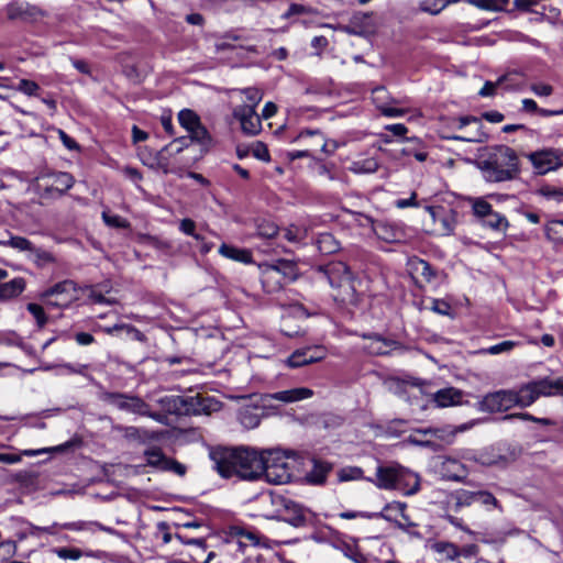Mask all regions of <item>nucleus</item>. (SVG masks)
Returning <instances> with one entry per match:
<instances>
[{
	"mask_svg": "<svg viewBox=\"0 0 563 563\" xmlns=\"http://www.w3.org/2000/svg\"><path fill=\"white\" fill-rule=\"evenodd\" d=\"M209 457L213 470L223 478L254 481L261 478L264 470L263 451L255 449L216 446L209 450Z\"/></svg>",
	"mask_w": 563,
	"mask_h": 563,
	"instance_id": "obj_1",
	"label": "nucleus"
},
{
	"mask_svg": "<svg viewBox=\"0 0 563 563\" xmlns=\"http://www.w3.org/2000/svg\"><path fill=\"white\" fill-rule=\"evenodd\" d=\"M478 167L484 178L492 183L512 180L520 173L517 153L506 145L494 147L487 157L478 163Z\"/></svg>",
	"mask_w": 563,
	"mask_h": 563,
	"instance_id": "obj_2",
	"label": "nucleus"
},
{
	"mask_svg": "<svg viewBox=\"0 0 563 563\" xmlns=\"http://www.w3.org/2000/svg\"><path fill=\"white\" fill-rule=\"evenodd\" d=\"M261 268V283L267 294H275L297 278L296 265L286 260H279L276 264H264Z\"/></svg>",
	"mask_w": 563,
	"mask_h": 563,
	"instance_id": "obj_3",
	"label": "nucleus"
},
{
	"mask_svg": "<svg viewBox=\"0 0 563 563\" xmlns=\"http://www.w3.org/2000/svg\"><path fill=\"white\" fill-rule=\"evenodd\" d=\"M100 398L119 410L148 417L161 423H164L166 420L165 415L152 411L151 406L136 395L103 391Z\"/></svg>",
	"mask_w": 563,
	"mask_h": 563,
	"instance_id": "obj_4",
	"label": "nucleus"
},
{
	"mask_svg": "<svg viewBox=\"0 0 563 563\" xmlns=\"http://www.w3.org/2000/svg\"><path fill=\"white\" fill-rule=\"evenodd\" d=\"M264 470L261 477L275 485H282L290 482L291 473L286 456L278 450L263 451Z\"/></svg>",
	"mask_w": 563,
	"mask_h": 563,
	"instance_id": "obj_5",
	"label": "nucleus"
},
{
	"mask_svg": "<svg viewBox=\"0 0 563 563\" xmlns=\"http://www.w3.org/2000/svg\"><path fill=\"white\" fill-rule=\"evenodd\" d=\"M41 297L49 307L67 308L78 299L76 284L69 279L59 282L46 289Z\"/></svg>",
	"mask_w": 563,
	"mask_h": 563,
	"instance_id": "obj_6",
	"label": "nucleus"
},
{
	"mask_svg": "<svg viewBox=\"0 0 563 563\" xmlns=\"http://www.w3.org/2000/svg\"><path fill=\"white\" fill-rule=\"evenodd\" d=\"M536 172L544 175L563 167V150L548 147L527 155Z\"/></svg>",
	"mask_w": 563,
	"mask_h": 563,
	"instance_id": "obj_7",
	"label": "nucleus"
},
{
	"mask_svg": "<svg viewBox=\"0 0 563 563\" xmlns=\"http://www.w3.org/2000/svg\"><path fill=\"white\" fill-rule=\"evenodd\" d=\"M467 125H472V128L462 134L450 135L448 139L470 143H481L487 140V134L483 131V124L479 118L473 115L460 117L453 119L450 124L452 129L461 131Z\"/></svg>",
	"mask_w": 563,
	"mask_h": 563,
	"instance_id": "obj_8",
	"label": "nucleus"
},
{
	"mask_svg": "<svg viewBox=\"0 0 563 563\" xmlns=\"http://www.w3.org/2000/svg\"><path fill=\"white\" fill-rule=\"evenodd\" d=\"M220 409V402L213 397L202 396H181V416L210 415Z\"/></svg>",
	"mask_w": 563,
	"mask_h": 563,
	"instance_id": "obj_9",
	"label": "nucleus"
},
{
	"mask_svg": "<svg viewBox=\"0 0 563 563\" xmlns=\"http://www.w3.org/2000/svg\"><path fill=\"white\" fill-rule=\"evenodd\" d=\"M515 407L514 390H497L489 393L478 402V409L484 412L506 411Z\"/></svg>",
	"mask_w": 563,
	"mask_h": 563,
	"instance_id": "obj_10",
	"label": "nucleus"
},
{
	"mask_svg": "<svg viewBox=\"0 0 563 563\" xmlns=\"http://www.w3.org/2000/svg\"><path fill=\"white\" fill-rule=\"evenodd\" d=\"M9 20H21L24 22H34L44 15V12L36 5L25 1H11L5 7Z\"/></svg>",
	"mask_w": 563,
	"mask_h": 563,
	"instance_id": "obj_11",
	"label": "nucleus"
},
{
	"mask_svg": "<svg viewBox=\"0 0 563 563\" xmlns=\"http://www.w3.org/2000/svg\"><path fill=\"white\" fill-rule=\"evenodd\" d=\"M363 338L367 341L363 349L372 355H387L395 350L402 349L399 342L383 338L376 333L363 334Z\"/></svg>",
	"mask_w": 563,
	"mask_h": 563,
	"instance_id": "obj_12",
	"label": "nucleus"
},
{
	"mask_svg": "<svg viewBox=\"0 0 563 563\" xmlns=\"http://www.w3.org/2000/svg\"><path fill=\"white\" fill-rule=\"evenodd\" d=\"M233 117L240 121L243 133L253 136L261 132V118L251 107H235Z\"/></svg>",
	"mask_w": 563,
	"mask_h": 563,
	"instance_id": "obj_13",
	"label": "nucleus"
},
{
	"mask_svg": "<svg viewBox=\"0 0 563 563\" xmlns=\"http://www.w3.org/2000/svg\"><path fill=\"white\" fill-rule=\"evenodd\" d=\"M309 514L310 511L302 505L289 498L286 507L283 510V517L280 521H284L295 528H301L307 526L309 521Z\"/></svg>",
	"mask_w": 563,
	"mask_h": 563,
	"instance_id": "obj_14",
	"label": "nucleus"
},
{
	"mask_svg": "<svg viewBox=\"0 0 563 563\" xmlns=\"http://www.w3.org/2000/svg\"><path fill=\"white\" fill-rule=\"evenodd\" d=\"M406 504L400 501H393L385 505L382 511L379 512H357V511H344L340 514V517L343 519H355V518H366V519H374V518H382L386 521H393V518L387 514L388 510L398 509L401 515L407 518L406 514Z\"/></svg>",
	"mask_w": 563,
	"mask_h": 563,
	"instance_id": "obj_15",
	"label": "nucleus"
},
{
	"mask_svg": "<svg viewBox=\"0 0 563 563\" xmlns=\"http://www.w3.org/2000/svg\"><path fill=\"white\" fill-rule=\"evenodd\" d=\"M428 210L432 216L433 221L440 224L441 234L450 235L454 232L455 225L457 223L456 211L452 209L445 210L442 207H429Z\"/></svg>",
	"mask_w": 563,
	"mask_h": 563,
	"instance_id": "obj_16",
	"label": "nucleus"
},
{
	"mask_svg": "<svg viewBox=\"0 0 563 563\" xmlns=\"http://www.w3.org/2000/svg\"><path fill=\"white\" fill-rule=\"evenodd\" d=\"M288 497L283 496L277 493L271 492L267 495L262 496L261 504L263 507L271 506V509H267L263 516L267 519L279 520L283 517V510L288 503Z\"/></svg>",
	"mask_w": 563,
	"mask_h": 563,
	"instance_id": "obj_17",
	"label": "nucleus"
},
{
	"mask_svg": "<svg viewBox=\"0 0 563 563\" xmlns=\"http://www.w3.org/2000/svg\"><path fill=\"white\" fill-rule=\"evenodd\" d=\"M439 472L444 479L463 482L467 476L466 466L452 457H444L440 464Z\"/></svg>",
	"mask_w": 563,
	"mask_h": 563,
	"instance_id": "obj_18",
	"label": "nucleus"
},
{
	"mask_svg": "<svg viewBox=\"0 0 563 563\" xmlns=\"http://www.w3.org/2000/svg\"><path fill=\"white\" fill-rule=\"evenodd\" d=\"M534 388L538 399L540 397H551L563 395V377L558 378H539L530 382Z\"/></svg>",
	"mask_w": 563,
	"mask_h": 563,
	"instance_id": "obj_19",
	"label": "nucleus"
},
{
	"mask_svg": "<svg viewBox=\"0 0 563 563\" xmlns=\"http://www.w3.org/2000/svg\"><path fill=\"white\" fill-rule=\"evenodd\" d=\"M313 391L307 387H298L276 393L266 394L264 399L266 401L277 400L284 404L297 402L310 398Z\"/></svg>",
	"mask_w": 563,
	"mask_h": 563,
	"instance_id": "obj_20",
	"label": "nucleus"
},
{
	"mask_svg": "<svg viewBox=\"0 0 563 563\" xmlns=\"http://www.w3.org/2000/svg\"><path fill=\"white\" fill-rule=\"evenodd\" d=\"M324 274L332 287H341L344 284L350 285L352 280V273L350 268L342 262L327 265Z\"/></svg>",
	"mask_w": 563,
	"mask_h": 563,
	"instance_id": "obj_21",
	"label": "nucleus"
},
{
	"mask_svg": "<svg viewBox=\"0 0 563 563\" xmlns=\"http://www.w3.org/2000/svg\"><path fill=\"white\" fill-rule=\"evenodd\" d=\"M372 14L355 12L352 14L349 24L341 25L339 29L350 35H363L372 27Z\"/></svg>",
	"mask_w": 563,
	"mask_h": 563,
	"instance_id": "obj_22",
	"label": "nucleus"
},
{
	"mask_svg": "<svg viewBox=\"0 0 563 563\" xmlns=\"http://www.w3.org/2000/svg\"><path fill=\"white\" fill-rule=\"evenodd\" d=\"M46 177L52 181L48 186H46L45 191L48 194L56 192L58 196H63L74 186L75 183L74 177L66 172L52 173Z\"/></svg>",
	"mask_w": 563,
	"mask_h": 563,
	"instance_id": "obj_23",
	"label": "nucleus"
},
{
	"mask_svg": "<svg viewBox=\"0 0 563 563\" xmlns=\"http://www.w3.org/2000/svg\"><path fill=\"white\" fill-rule=\"evenodd\" d=\"M419 476L409 470L400 467L395 489L402 492L405 495H413L419 490Z\"/></svg>",
	"mask_w": 563,
	"mask_h": 563,
	"instance_id": "obj_24",
	"label": "nucleus"
},
{
	"mask_svg": "<svg viewBox=\"0 0 563 563\" xmlns=\"http://www.w3.org/2000/svg\"><path fill=\"white\" fill-rule=\"evenodd\" d=\"M401 466H378L374 484L378 488L395 489L397 476Z\"/></svg>",
	"mask_w": 563,
	"mask_h": 563,
	"instance_id": "obj_25",
	"label": "nucleus"
},
{
	"mask_svg": "<svg viewBox=\"0 0 563 563\" xmlns=\"http://www.w3.org/2000/svg\"><path fill=\"white\" fill-rule=\"evenodd\" d=\"M408 265L411 274L420 276L426 283L433 282L438 276V272L430 265V263L422 258L415 257L409 261Z\"/></svg>",
	"mask_w": 563,
	"mask_h": 563,
	"instance_id": "obj_26",
	"label": "nucleus"
},
{
	"mask_svg": "<svg viewBox=\"0 0 563 563\" xmlns=\"http://www.w3.org/2000/svg\"><path fill=\"white\" fill-rule=\"evenodd\" d=\"M219 253L232 261L240 262L243 264H251L253 262L252 252L246 249H240L230 244H221Z\"/></svg>",
	"mask_w": 563,
	"mask_h": 563,
	"instance_id": "obj_27",
	"label": "nucleus"
},
{
	"mask_svg": "<svg viewBox=\"0 0 563 563\" xmlns=\"http://www.w3.org/2000/svg\"><path fill=\"white\" fill-rule=\"evenodd\" d=\"M25 289V280L22 277L13 278L8 283L0 284V301L18 297Z\"/></svg>",
	"mask_w": 563,
	"mask_h": 563,
	"instance_id": "obj_28",
	"label": "nucleus"
},
{
	"mask_svg": "<svg viewBox=\"0 0 563 563\" xmlns=\"http://www.w3.org/2000/svg\"><path fill=\"white\" fill-rule=\"evenodd\" d=\"M538 400L537 394L532 384L529 382L522 385L518 390H514V404L515 406L526 408L531 406Z\"/></svg>",
	"mask_w": 563,
	"mask_h": 563,
	"instance_id": "obj_29",
	"label": "nucleus"
},
{
	"mask_svg": "<svg viewBox=\"0 0 563 563\" xmlns=\"http://www.w3.org/2000/svg\"><path fill=\"white\" fill-rule=\"evenodd\" d=\"M312 470L307 474L309 483L320 485L327 479L328 474L332 470V465L329 462L321 460H312Z\"/></svg>",
	"mask_w": 563,
	"mask_h": 563,
	"instance_id": "obj_30",
	"label": "nucleus"
},
{
	"mask_svg": "<svg viewBox=\"0 0 563 563\" xmlns=\"http://www.w3.org/2000/svg\"><path fill=\"white\" fill-rule=\"evenodd\" d=\"M408 442L418 446L430 448L433 451L440 450V444L430 437L429 428L415 430L408 437Z\"/></svg>",
	"mask_w": 563,
	"mask_h": 563,
	"instance_id": "obj_31",
	"label": "nucleus"
},
{
	"mask_svg": "<svg viewBox=\"0 0 563 563\" xmlns=\"http://www.w3.org/2000/svg\"><path fill=\"white\" fill-rule=\"evenodd\" d=\"M462 393L455 388L440 389L434 394V401L439 407H448L460 402Z\"/></svg>",
	"mask_w": 563,
	"mask_h": 563,
	"instance_id": "obj_32",
	"label": "nucleus"
},
{
	"mask_svg": "<svg viewBox=\"0 0 563 563\" xmlns=\"http://www.w3.org/2000/svg\"><path fill=\"white\" fill-rule=\"evenodd\" d=\"M431 550L442 555L443 559L453 561L460 556L457 545L448 541H438L430 545Z\"/></svg>",
	"mask_w": 563,
	"mask_h": 563,
	"instance_id": "obj_33",
	"label": "nucleus"
},
{
	"mask_svg": "<svg viewBox=\"0 0 563 563\" xmlns=\"http://www.w3.org/2000/svg\"><path fill=\"white\" fill-rule=\"evenodd\" d=\"M430 437L434 442L439 441L440 449L442 445L452 444L457 433L456 429L451 428H429Z\"/></svg>",
	"mask_w": 563,
	"mask_h": 563,
	"instance_id": "obj_34",
	"label": "nucleus"
},
{
	"mask_svg": "<svg viewBox=\"0 0 563 563\" xmlns=\"http://www.w3.org/2000/svg\"><path fill=\"white\" fill-rule=\"evenodd\" d=\"M144 456L146 457V465L157 468L159 471H164V468H166L167 456L163 453L161 449H147L144 452Z\"/></svg>",
	"mask_w": 563,
	"mask_h": 563,
	"instance_id": "obj_35",
	"label": "nucleus"
},
{
	"mask_svg": "<svg viewBox=\"0 0 563 563\" xmlns=\"http://www.w3.org/2000/svg\"><path fill=\"white\" fill-rule=\"evenodd\" d=\"M157 404L166 413L181 416V396H164Z\"/></svg>",
	"mask_w": 563,
	"mask_h": 563,
	"instance_id": "obj_36",
	"label": "nucleus"
},
{
	"mask_svg": "<svg viewBox=\"0 0 563 563\" xmlns=\"http://www.w3.org/2000/svg\"><path fill=\"white\" fill-rule=\"evenodd\" d=\"M377 169L378 163L373 157L354 161L350 167V170L355 174H372L375 173Z\"/></svg>",
	"mask_w": 563,
	"mask_h": 563,
	"instance_id": "obj_37",
	"label": "nucleus"
},
{
	"mask_svg": "<svg viewBox=\"0 0 563 563\" xmlns=\"http://www.w3.org/2000/svg\"><path fill=\"white\" fill-rule=\"evenodd\" d=\"M0 245L10 246V247L15 249L21 252H35L36 251V247L34 246V244L30 240H27L26 238H23V236H11L7 241L0 240Z\"/></svg>",
	"mask_w": 563,
	"mask_h": 563,
	"instance_id": "obj_38",
	"label": "nucleus"
},
{
	"mask_svg": "<svg viewBox=\"0 0 563 563\" xmlns=\"http://www.w3.org/2000/svg\"><path fill=\"white\" fill-rule=\"evenodd\" d=\"M255 224L256 233L261 238L273 239L278 233V227L271 220L257 219Z\"/></svg>",
	"mask_w": 563,
	"mask_h": 563,
	"instance_id": "obj_39",
	"label": "nucleus"
},
{
	"mask_svg": "<svg viewBox=\"0 0 563 563\" xmlns=\"http://www.w3.org/2000/svg\"><path fill=\"white\" fill-rule=\"evenodd\" d=\"M483 223L484 225L497 231H505L509 225L507 219L494 210L484 218Z\"/></svg>",
	"mask_w": 563,
	"mask_h": 563,
	"instance_id": "obj_40",
	"label": "nucleus"
},
{
	"mask_svg": "<svg viewBox=\"0 0 563 563\" xmlns=\"http://www.w3.org/2000/svg\"><path fill=\"white\" fill-rule=\"evenodd\" d=\"M476 501L486 507L488 510L494 508L503 512V506L499 500L488 490H476Z\"/></svg>",
	"mask_w": 563,
	"mask_h": 563,
	"instance_id": "obj_41",
	"label": "nucleus"
},
{
	"mask_svg": "<svg viewBox=\"0 0 563 563\" xmlns=\"http://www.w3.org/2000/svg\"><path fill=\"white\" fill-rule=\"evenodd\" d=\"M468 2L487 11H503L509 4V0H468Z\"/></svg>",
	"mask_w": 563,
	"mask_h": 563,
	"instance_id": "obj_42",
	"label": "nucleus"
},
{
	"mask_svg": "<svg viewBox=\"0 0 563 563\" xmlns=\"http://www.w3.org/2000/svg\"><path fill=\"white\" fill-rule=\"evenodd\" d=\"M188 133H189V139L191 141L197 142L205 147H207L211 144V136L208 133L207 129L201 124V122L198 123Z\"/></svg>",
	"mask_w": 563,
	"mask_h": 563,
	"instance_id": "obj_43",
	"label": "nucleus"
},
{
	"mask_svg": "<svg viewBox=\"0 0 563 563\" xmlns=\"http://www.w3.org/2000/svg\"><path fill=\"white\" fill-rule=\"evenodd\" d=\"M545 235L549 240L563 244V220L551 221L545 227Z\"/></svg>",
	"mask_w": 563,
	"mask_h": 563,
	"instance_id": "obj_44",
	"label": "nucleus"
},
{
	"mask_svg": "<svg viewBox=\"0 0 563 563\" xmlns=\"http://www.w3.org/2000/svg\"><path fill=\"white\" fill-rule=\"evenodd\" d=\"M178 121L180 125L189 132L194 129L198 123H200V118L196 112L190 109H184L178 113Z\"/></svg>",
	"mask_w": 563,
	"mask_h": 563,
	"instance_id": "obj_45",
	"label": "nucleus"
},
{
	"mask_svg": "<svg viewBox=\"0 0 563 563\" xmlns=\"http://www.w3.org/2000/svg\"><path fill=\"white\" fill-rule=\"evenodd\" d=\"M101 286H87L86 289L88 291V299L92 303H102V305H113L115 303L114 299L108 298L104 296L103 290L100 288Z\"/></svg>",
	"mask_w": 563,
	"mask_h": 563,
	"instance_id": "obj_46",
	"label": "nucleus"
},
{
	"mask_svg": "<svg viewBox=\"0 0 563 563\" xmlns=\"http://www.w3.org/2000/svg\"><path fill=\"white\" fill-rule=\"evenodd\" d=\"M538 194L548 200H553L556 202L563 201V188L558 187V186L548 185V184L542 185L538 189Z\"/></svg>",
	"mask_w": 563,
	"mask_h": 563,
	"instance_id": "obj_47",
	"label": "nucleus"
},
{
	"mask_svg": "<svg viewBox=\"0 0 563 563\" xmlns=\"http://www.w3.org/2000/svg\"><path fill=\"white\" fill-rule=\"evenodd\" d=\"M241 92L245 95L247 103L240 104L239 107H251L253 110H255L257 104L263 99V92L255 87L242 89Z\"/></svg>",
	"mask_w": 563,
	"mask_h": 563,
	"instance_id": "obj_48",
	"label": "nucleus"
},
{
	"mask_svg": "<svg viewBox=\"0 0 563 563\" xmlns=\"http://www.w3.org/2000/svg\"><path fill=\"white\" fill-rule=\"evenodd\" d=\"M516 345H517V343L514 342V341H503V342H500L498 344H495V345H492V346H489L487 349H481V350L476 351L475 353L476 354H492V355H496V354L509 352Z\"/></svg>",
	"mask_w": 563,
	"mask_h": 563,
	"instance_id": "obj_49",
	"label": "nucleus"
},
{
	"mask_svg": "<svg viewBox=\"0 0 563 563\" xmlns=\"http://www.w3.org/2000/svg\"><path fill=\"white\" fill-rule=\"evenodd\" d=\"M449 3H450V0H422L421 3H420V9L423 12H428L430 14H438Z\"/></svg>",
	"mask_w": 563,
	"mask_h": 563,
	"instance_id": "obj_50",
	"label": "nucleus"
},
{
	"mask_svg": "<svg viewBox=\"0 0 563 563\" xmlns=\"http://www.w3.org/2000/svg\"><path fill=\"white\" fill-rule=\"evenodd\" d=\"M472 209H473L474 216L484 220V218L490 213V211L493 210V207L485 199L475 198V199H472Z\"/></svg>",
	"mask_w": 563,
	"mask_h": 563,
	"instance_id": "obj_51",
	"label": "nucleus"
},
{
	"mask_svg": "<svg viewBox=\"0 0 563 563\" xmlns=\"http://www.w3.org/2000/svg\"><path fill=\"white\" fill-rule=\"evenodd\" d=\"M529 420V421H533V422H537V423H540L542 426H549L551 424V420L548 419V418H537L530 413H527V412H519V413H510V415H506L503 417V420Z\"/></svg>",
	"mask_w": 563,
	"mask_h": 563,
	"instance_id": "obj_52",
	"label": "nucleus"
},
{
	"mask_svg": "<svg viewBox=\"0 0 563 563\" xmlns=\"http://www.w3.org/2000/svg\"><path fill=\"white\" fill-rule=\"evenodd\" d=\"M91 526H96L99 530L110 531V529L104 528L101 523L86 521L66 522L62 525V529L81 531L90 529Z\"/></svg>",
	"mask_w": 563,
	"mask_h": 563,
	"instance_id": "obj_53",
	"label": "nucleus"
},
{
	"mask_svg": "<svg viewBox=\"0 0 563 563\" xmlns=\"http://www.w3.org/2000/svg\"><path fill=\"white\" fill-rule=\"evenodd\" d=\"M309 361L306 356L305 350L299 349L296 350L288 358H287V365L292 368L301 367L305 365H308Z\"/></svg>",
	"mask_w": 563,
	"mask_h": 563,
	"instance_id": "obj_54",
	"label": "nucleus"
},
{
	"mask_svg": "<svg viewBox=\"0 0 563 563\" xmlns=\"http://www.w3.org/2000/svg\"><path fill=\"white\" fill-rule=\"evenodd\" d=\"M309 364L323 360L327 355L325 349L320 345L303 347Z\"/></svg>",
	"mask_w": 563,
	"mask_h": 563,
	"instance_id": "obj_55",
	"label": "nucleus"
},
{
	"mask_svg": "<svg viewBox=\"0 0 563 563\" xmlns=\"http://www.w3.org/2000/svg\"><path fill=\"white\" fill-rule=\"evenodd\" d=\"M176 538L185 545H194L198 553H203L207 550L206 540L202 538H188L183 534H176Z\"/></svg>",
	"mask_w": 563,
	"mask_h": 563,
	"instance_id": "obj_56",
	"label": "nucleus"
},
{
	"mask_svg": "<svg viewBox=\"0 0 563 563\" xmlns=\"http://www.w3.org/2000/svg\"><path fill=\"white\" fill-rule=\"evenodd\" d=\"M252 155L263 162H269L271 156L267 146L263 142H255L251 146Z\"/></svg>",
	"mask_w": 563,
	"mask_h": 563,
	"instance_id": "obj_57",
	"label": "nucleus"
},
{
	"mask_svg": "<svg viewBox=\"0 0 563 563\" xmlns=\"http://www.w3.org/2000/svg\"><path fill=\"white\" fill-rule=\"evenodd\" d=\"M54 552L64 560H79L84 555L82 551L77 548H57Z\"/></svg>",
	"mask_w": 563,
	"mask_h": 563,
	"instance_id": "obj_58",
	"label": "nucleus"
},
{
	"mask_svg": "<svg viewBox=\"0 0 563 563\" xmlns=\"http://www.w3.org/2000/svg\"><path fill=\"white\" fill-rule=\"evenodd\" d=\"M102 219L104 223L112 228L126 229L130 223L118 214H109L107 212H102Z\"/></svg>",
	"mask_w": 563,
	"mask_h": 563,
	"instance_id": "obj_59",
	"label": "nucleus"
},
{
	"mask_svg": "<svg viewBox=\"0 0 563 563\" xmlns=\"http://www.w3.org/2000/svg\"><path fill=\"white\" fill-rule=\"evenodd\" d=\"M316 12H317V10H314L311 7H306V5L299 4V3H291L289 5L288 10L283 14V18L289 19L292 15L311 14V13H316Z\"/></svg>",
	"mask_w": 563,
	"mask_h": 563,
	"instance_id": "obj_60",
	"label": "nucleus"
},
{
	"mask_svg": "<svg viewBox=\"0 0 563 563\" xmlns=\"http://www.w3.org/2000/svg\"><path fill=\"white\" fill-rule=\"evenodd\" d=\"M319 250L324 253H333L338 250V244L331 234H322L318 240Z\"/></svg>",
	"mask_w": 563,
	"mask_h": 563,
	"instance_id": "obj_61",
	"label": "nucleus"
},
{
	"mask_svg": "<svg viewBox=\"0 0 563 563\" xmlns=\"http://www.w3.org/2000/svg\"><path fill=\"white\" fill-rule=\"evenodd\" d=\"M26 309L36 319L40 328H43L46 324L47 318L44 309L40 305L31 302L26 306Z\"/></svg>",
	"mask_w": 563,
	"mask_h": 563,
	"instance_id": "obj_62",
	"label": "nucleus"
},
{
	"mask_svg": "<svg viewBox=\"0 0 563 563\" xmlns=\"http://www.w3.org/2000/svg\"><path fill=\"white\" fill-rule=\"evenodd\" d=\"M476 490L461 489L456 492V506H471L476 503Z\"/></svg>",
	"mask_w": 563,
	"mask_h": 563,
	"instance_id": "obj_63",
	"label": "nucleus"
},
{
	"mask_svg": "<svg viewBox=\"0 0 563 563\" xmlns=\"http://www.w3.org/2000/svg\"><path fill=\"white\" fill-rule=\"evenodd\" d=\"M16 89L26 96H35L40 90V86L33 80L21 79Z\"/></svg>",
	"mask_w": 563,
	"mask_h": 563,
	"instance_id": "obj_64",
	"label": "nucleus"
}]
</instances>
